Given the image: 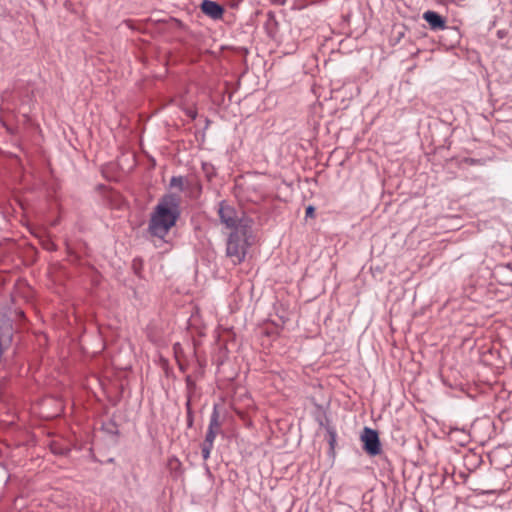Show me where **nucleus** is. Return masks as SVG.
I'll return each mask as SVG.
<instances>
[{
  "label": "nucleus",
  "instance_id": "nucleus-9",
  "mask_svg": "<svg viewBox=\"0 0 512 512\" xmlns=\"http://www.w3.org/2000/svg\"><path fill=\"white\" fill-rule=\"evenodd\" d=\"M213 445V443L203 442L201 452L205 460L209 458Z\"/></svg>",
  "mask_w": 512,
  "mask_h": 512
},
{
  "label": "nucleus",
  "instance_id": "nucleus-13",
  "mask_svg": "<svg viewBox=\"0 0 512 512\" xmlns=\"http://www.w3.org/2000/svg\"><path fill=\"white\" fill-rule=\"evenodd\" d=\"M172 184H177L176 178H172Z\"/></svg>",
  "mask_w": 512,
  "mask_h": 512
},
{
  "label": "nucleus",
  "instance_id": "nucleus-10",
  "mask_svg": "<svg viewBox=\"0 0 512 512\" xmlns=\"http://www.w3.org/2000/svg\"><path fill=\"white\" fill-rule=\"evenodd\" d=\"M329 435H330L329 443H330V445L333 447L334 442H335V440H336V433H335V431H334V430L330 429V430H329Z\"/></svg>",
  "mask_w": 512,
  "mask_h": 512
},
{
  "label": "nucleus",
  "instance_id": "nucleus-5",
  "mask_svg": "<svg viewBox=\"0 0 512 512\" xmlns=\"http://www.w3.org/2000/svg\"><path fill=\"white\" fill-rule=\"evenodd\" d=\"M202 12L214 20H219L223 17L224 8L215 1L204 0L201 3Z\"/></svg>",
  "mask_w": 512,
  "mask_h": 512
},
{
  "label": "nucleus",
  "instance_id": "nucleus-2",
  "mask_svg": "<svg viewBox=\"0 0 512 512\" xmlns=\"http://www.w3.org/2000/svg\"><path fill=\"white\" fill-rule=\"evenodd\" d=\"M247 247V229L232 231L227 240L226 255L232 259L233 264L238 265L246 256Z\"/></svg>",
  "mask_w": 512,
  "mask_h": 512
},
{
  "label": "nucleus",
  "instance_id": "nucleus-7",
  "mask_svg": "<svg viewBox=\"0 0 512 512\" xmlns=\"http://www.w3.org/2000/svg\"><path fill=\"white\" fill-rule=\"evenodd\" d=\"M219 430H220L219 415H218V412L216 410H214L211 415V418H210V423H209L208 431H207L204 442L214 444V440H215Z\"/></svg>",
  "mask_w": 512,
  "mask_h": 512
},
{
  "label": "nucleus",
  "instance_id": "nucleus-1",
  "mask_svg": "<svg viewBox=\"0 0 512 512\" xmlns=\"http://www.w3.org/2000/svg\"><path fill=\"white\" fill-rule=\"evenodd\" d=\"M178 218V200L174 195L164 196L156 205L149 222V232L163 239Z\"/></svg>",
  "mask_w": 512,
  "mask_h": 512
},
{
  "label": "nucleus",
  "instance_id": "nucleus-11",
  "mask_svg": "<svg viewBox=\"0 0 512 512\" xmlns=\"http://www.w3.org/2000/svg\"><path fill=\"white\" fill-rule=\"evenodd\" d=\"M305 213H306V217H313V216H314V213H315V209H314V207H313V206H311V205H310V206H308V207L306 208V212H305Z\"/></svg>",
  "mask_w": 512,
  "mask_h": 512
},
{
  "label": "nucleus",
  "instance_id": "nucleus-8",
  "mask_svg": "<svg viewBox=\"0 0 512 512\" xmlns=\"http://www.w3.org/2000/svg\"><path fill=\"white\" fill-rule=\"evenodd\" d=\"M40 244L47 251H53L56 249L55 243L48 236L40 237Z\"/></svg>",
  "mask_w": 512,
  "mask_h": 512
},
{
  "label": "nucleus",
  "instance_id": "nucleus-6",
  "mask_svg": "<svg viewBox=\"0 0 512 512\" xmlns=\"http://www.w3.org/2000/svg\"><path fill=\"white\" fill-rule=\"evenodd\" d=\"M423 19L429 24L432 30H443L446 28L445 19L434 11H426L423 14Z\"/></svg>",
  "mask_w": 512,
  "mask_h": 512
},
{
  "label": "nucleus",
  "instance_id": "nucleus-4",
  "mask_svg": "<svg viewBox=\"0 0 512 512\" xmlns=\"http://www.w3.org/2000/svg\"><path fill=\"white\" fill-rule=\"evenodd\" d=\"M364 451L370 456H376L381 452V443L377 431L365 427L360 435Z\"/></svg>",
  "mask_w": 512,
  "mask_h": 512
},
{
  "label": "nucleus",
  "instance_id": "nucleus-3",
  "mask_svg": "<svg viewBox=\"0 0 512 512\" xmlns=\"http://www.w3.org/2000/svg\"><path fill=\"white\" fill-rule=\"evenodd\" d=\"M218 215L221 223L232 231L246 228V226L242 224L240 213L225 201L219 204Z\"/></svg>",
  "mask_w": 512,
  "mask_h": 512
},
{
  "label": "nucleus",
  "instance_id": "nucleus-12",
  "mask_svg": "<svg viewBox=\"0 0 512 512\" xmlns=\"http://www.w3.org/2000/svg\"><path fill=\"white\" fill-rule=\"evenodd\" d=\"M172 184H177L176 178H172Z\"/></svg>",
  "mask_w": 512,
  "mask_h": 512
}]
</instances>
